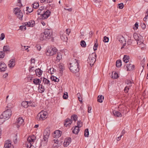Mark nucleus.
<instances>
[{
  "mask_svg": "<svg viewBox=\"0 0 148 148\" xmlns=\"http://www.w3.org/2000/svg\"><path fill=\"white\" fill-rule=\"evenodd\" d=\"M79 62L78 60L75 59H74V63H70L69 68L71 72L73 73H76L79 72Z\"/></svg>",
  "mask_w": 148,
  "mask_h": 148,
  "instance_id": "1",
  "label": "nucleus"
},
{
  "mask_svg": "<svg viewBox=\"0 0 148 148\" xmlns=\"http://www.w3.org/2000/svg\"><path fill=\"white\" fill-rule=\"evenodd\" d=\"M52 34V32L51 30L48 29H46L44 33L40 34V40H48L50 38Z\"/></svg>",
  "mask_w": 148,
  "mask_h": 148,
  "instance_id": "2",
  "label": "nucleus"
},
{
  "mask_svg": "<svg viewBox=\"0 0 148 148\" xmlns=\"http://www.w3.org/2000/svg\"><path fill=\"white\" fill-rule=\"evenodd\" d=\"M97 56V55L95 53H93L89 55L88 59L87 60V61L91 67L93 66L95 62L96 61Z\"/></svg>",
  "mask_w": 148,
  "mask_h": 148,
  "instance_id": "3",
  "label": "nucleus"
},
{
  "mask_svg": "<svg viewBox=\"0 0 148 148\" xmlns=\"http://www.w3.org/2000/svg\"><path fill=\"white\" fill-rule=\"evenodd\" d=\"M47 51L46 54L47 56H52L56 54L57 49L56 47L51 48L48 47L46 49Z\"/></svg>",
  "mask_w": 148,
  "mask_h": 148,
  "instance_id": "4",
  "label": "nucleus"
},
{
  "mask_svg": "<svg viewBox=\"0 0 148 148\" xmlns=\"http://www.w3.org/2000/svg\"><path fill=\"white\" fill-rule=\"evenodd\" d=\"M2 114L5 119L7 120L10 118L11 116L12 111L10 109H8L7 110L3 112Z\"/></svg>",
  "mask_w": 148,
  "mask_h": 148,
  "instance_id": "5",
  "label": "nucleus"
},
{
  "mask_svg": "<svg viewBox=\"0 0 148 148\" xmlns=\"http://www.w3.org/2000/svg\"><path fill=\"white\" fill-rule=\"evenodd\" d=\"M51 13V11L47 10L44 12V14H41L42 18L44 19H46V18H48L50 16Z\"/></svg>",
  "mask_w": 148,
  "mask_h": 148,
  "instance_id": "6",
  "label": "nucleus"
},
{
  "mask_svg": "<svg viewBox=\"0 0 148 148\" xmlns=\"http://www.w3.org/2000/svg\"><path fill=\"white\" fill-rule=\"evenodd\" d=\"M7 67L6 64L3 62H0V71H5L7 69Z\"/></svg>",
  "mask_w": 148,
  "mask_h": 148,
  "instance_id": "7",
  "label": "nucleus"
},
{
  "mask_svg": "<svg viewBox=\"0 0 148 148\" xmlns=\"http://www.w3.org/2000/svg\"><path fill=\"white\" fill-rule=\"evenodd\" d=\"M62 132L59 130H56L54 132L53 134V137L54 138H58L60 137L61 135Z\"/></svg>",
  "mask_w": 148,
  "mask_h": 148,
  "instance_id": "8",
  "label": "nucleus"
},
{
  "mask_svg": "<svg viewBox=\"0 0 148 148\" xmlns=\"http://www.w3.org/2000/svg\"><path fill=\"white\" fill-rule=\"evenodd\" d=\"M124 67H126V68H127V71H131L134 69V66L132 64H126L124 66Z\"/></svg>",
  "mask_w": 148,
  "mask_h": 148,
  "instance_id": "9",
  "label": "nucleus"
},
{
  "mask_svg": "<svg viewBox=\"0 0 148 148\" xmlns=\"http://www.w3.org/2000/svg\"><path fill=\"white\" fill-rule=\"evenodd\" d=\"M71 141V138H69L65 139L64 142V147H67L69 145Z\"/></svg>",
  "mask_w": 148,
  "mask_h": 148,
  "instance_id": "10",
  "label": "nucleus"
},
{
  "mask_svg": "<svg viewBox=\"0 0 148 148\" xmlns=\"http://www.w3.org/2000/svg\"><path fill=\"white\" fill-rule=\"evenodd\" d=\"M40 113V114H41L40 116L41 120H43L46 119L47 114V113L46 112L42 111Z\"/></svg>",
  "mask_w": 148,
  "mask_h": 148,
  "instance_id": "11",
  "label": "nucleus"
},
{
  "mask_svg": "<svg viewBox=\"0 0 148 148\" xmlns=\"http://www.w3.org/2000/svg\"><path fill=\"white\" fill-rule=\"evenodd\" d=\"M23 119L22 117H20L17 119L16 126L17 128H19L23 122Z\"/></svg>",
  "mask_w": 148,
  "mask_h": 148,
  "instance_id": "12",
  "label": "nucleus"
},
{
  "mask_svg": "<svg viewBox=\"0 0 148 148\" xmlns=\"http://www.w3.org/2000/svg\"><path fill=\"white\" fill-rule=\"evenodd\" d=\"M15 59H11L10 60L8 66L9 67L12 68L15 65Z\"/></svg>",
  "mask_w": 148,
  "mask_h": 148,
  "instance_id": "13",
  "label": "nucleus"
},
{
  "mask_svg": "<svg viewBox=\"0 0 148 148\" xmlns=\"http://www.w3.org/2000/svg\"><path fill=\"white\" fill-rule=\"evenodd\" d=\"M72 123V120L71 119H68L65 120V122H64V125L65 126L67 127V126H69Z\"/></svg>",
  "mask_w": 148,
  "mask_h": 148,
  "instance_id": "14",
  "label": "nucleus"
},
{
  "mask_svg": "<svg viewBox=\"0 0 148 148\" xmlns=\"http://www.w3.org/2000/svg\"><path fill=\"white\" fill-rule=\"evenodd\" d=\"M61 39L64 42H66L68 40V38L65 34L61 32L60 34Z\"/></svg>",
  "mask_w": 148,
  "mask_h": 148,
  "instance_id": "15",
  "label": "nucleus"
},
{
  "mask_svg": "<svg viewBox=\"0 0 148 148\" xmlns=\"http://www.w3.org/2000/svg\"><path fill=\"white\" fill-rule=\"evenodd\" d=\"M11 145L10 140H8L5 143L4 148H10Z\"/></svg>",
  "mask_w": 148,
  "mask_h": 148,
  "instance_id": "16",
  "label": "nucleus"
},
{
  "mask_svg": "<svg viewBox=\"0 0 148 148\" xmlns=\"http://www.w3.org/2000/svg\"><path fill=\"white\" fill-rule=\"evenodd\" d=\"M112 112L114 115L115 116L118 117L122 116V114L119 111L117 110H114Z\"/></svg>",
  "mask_w": 148,
  "mask_h": 148,
  "instance_id": "17",
  "label": "nucleus"
},
{
  "mask_svg": "<svg viewBox=\"0 0 148 148\" xmlns=\"http://www.w3.org/2000/svg\"><path fill=\"white\" fill-rule=\"evenodd\" d=\"M50 130L49 128H47L45 130L43 133V135L44 136H47L48 137L50 134Z\"/></svg>",
  "mask_w": 148,
  "mask_h": 148,
  "instance_id": "18",
  "label": "nucleus"
},
{
  "mask_svg": "<svg viewBox=\"0 0 148 148\" xmlns=\"http://www.w3.org/2000/svg\"><path fill=\"white\" fill-rule=\"evenodd\" d=\"M117 39L121 43H122L123 42H125V39L122 36H120L117 37Z\"/></svg>",
  "mask_w": 148,
  "mask_h": 148,
  "instance_id": "19",
  "label": "nucleus"
},
{
  "mask_svg": "<svg viewBox=\"0 0 148 148\" xmlns=\"http://www.w3.org/2000/svg\"><path fill=\"white\" fill-rule=\"evenodd\" d=\"M130 57L127 55H124L123 59V61L125 63L128 62L130 60Z\"/></svg>",
  "mask_w": 148,
  "mask_h": 148,
  "instance_id": "20",
  "label": "nucleus"
},
{
  "mask_svg": "<svg viewBox=\"0 0 148 148\" xmlns=\"http://www.w3.org/2000/svg\"><path fill=\"white\" fill-rule=\"evenodd\" d=\"M42 73V71L40 69L38 68L35 70V73L37 75H38V76H40Z\"/></svg>",
  "mask_w": 148,
  "mask_h": 148,
  "instance_id": "21",
  "label": "nucleus"
},
{
  "mask_svg": "<svg viewBox=\"0 0 148 148\" xmlns=\"http://www.w3.org/2000/svg\"><path fill=\"white\" fill-rule=\"evenodd\" d=\"M41 79H42V81L45 84H47L49 86L50 85L51 83H50L49 80L48 79H46L44 77H43L42 79V78H41Z\"/></svg>",
  "mask_w": 148,
  "mask_h": 148,
  "instance_id": "22",
  "label": "nucleus"
},
{
  "mask_svg": "<svg viewBox=\"0 0 148 148\" xmlns=\"http://www.w3.org/2000/svg\"><path fill=\"white\" fill-rule=\"evenodd\" d=\"M21 105L23 107L25 108H27L28 106H29V104L27 101H23L21 103Z\"/></svg>",
  "mask_w": 148,
  "mask_h": 148,
  "instance_id": "23",
  "label": "nucleus"
},
{
  "mask_svg": "<svg viewBox=\"0 0 148 148\" xmlns=\"http://www.w3.org/2000/svg\"><path fill=\"white\" fill-rule=\"evenodd\" d=\"M79 128L77 126H76L72 131L73 133L75 134H78L79 130Z\"/></svg>",
  "mask_w": 148,
  "mask_h": 148,
  "instance_id": "24",
  "label": "nucleus"
},
{
  "mask_svg": "<svg viewBox=\"0 0 148 148\" xmlns=\"http://www.w3.org/2000/svg\"><path fill=\"white\" fill-rule=\"evenodd\" d=\"M33 82L35 85H39L41 81L40 79H33Z\"/></svg>",
  "mask_w": 148,
  "mask_h": 148,
  "instance_id": "25",
  "label": "nucleus"
},
{
  "mask_svg": "<svg viewBox=\"0 0 148 148\" xmlns=\"http://www.w3.org/2000/svg\"><path fill=\"white\" fill-rule=\"evenodd\" d=\"M18 18L21 20H23V13L21 11L18 12L17 14H16Z\"/></svg>",
  "mask_w": 148,
  "mask_h": 148,
  "instance_id": "26",
  "label": "nucleus"
},
{
  "mask_svg": "<svg viewBox=\"0 0 148 148\" xmlns=\"http://www.w3.org/2000/svg\"><path fill=\"white\" fill-rule=\"evenodd\" d=\"M3 51L4 52L8 51L10 52V48L9 46V45H5L3 47Z\"/></svg>",
  "mask_w": 148,
  "mask_h": 148,
  "instance_id": "27",
  "label": "nucleus"
},
{
  "mask_svg": "<svg viewBox=\"0 0 148 148\" xmlns=\"http://www.w3.org/2000/svg\"><path fill=\"white\" fill-rule=\"evenodd\" d=\"M118 74L116 72H113L112 75V78L113 79H116L118 78Z\"/></svg>",
  "mask_w": 148,
  "mask_h": 148,
  "instance_id": "28",
  "label": "nucleus"
},
{
  "mask_svg": "<svg viewBox=\"0 0 148 148\" xmlns=\"http://www.w3.org/2000/svg\"><path fill=\"white\" fill-rule=\"evenodd\" d=\"M143 36H141L139 35V36L138 37V41L137 42V44H138V43H140L139 44V45H140V44L143 43Z\"/></svg>",
  "mask_w": 148,
  "mask_h": 148,
  "instance_id": "29",
  "label": "nucleus"
},
{
  "mask_svg": "<svg viewBox=\"0 0 148 148\" xmlns=\"http://www.w3.org/2000/svg\"><path fill=\"white\" fill-rule=\"evenodd\" d=\"M38 88H40V92L41 93H42L44 92L45 90L44 86H43L42 84H40L39 85Z\"/></svg>",
  "mask_w": 148,
  "mask_h": 148,
  "instance_id": "30",
  "label": "nucleus"
},
{
  "mask_svg": "<svg viewBox=\"0 0 148 148\" xmlns=\"http://www.w3.org/2000/svg\"><path fill=\"white\" fill-rule=\"evenodd\" d=\"M43 140L42 141V144L43 143L45 142V144H46L48 141V137L47 136H44V135H43Z\"/></svg>",
  "mask_w": 148,
  "mask_h": 148,
  "instance_id": "31",
  "label": "nucleus"
},
{
  "mask_svg": "<svg viewBox=\"0 0 148 148\" xmlns=\"http://www.w3.org/2000/svg\"><path fill=\"white\" fill-rule=\"evenodd\" d=\"M104 97L102 95H99L97 97V101L98 102L102 103L103 102V100L104 99Z\"/></svg>",
  "mask_w": 148,
  "mask_h": 148,
  "instance_id": "32",
  "label": "nucleus"
},
{
  "mask_svg": "<svg viewBox=\"0 0 148 148\" xmlns=\"http://www.w3.org/2000/svg\"><path fill=\"white\" fill-rule=\"evenodd\" d=\"M125 83L126 84H127L128 86L129 87H130V86H132V82L129 79H127L125 81Z\"/></svg>",
  "mask_w": 148,
  "mask_h": 148,
  "instance_id": "33",
  "label": "nucleus"
},
{
  "mask_svg": "<svg viewBox=\"0 0 148 148\" xmlns=\"http://www.w3.org/2000/svg\"><path fill=\"white\" fill-rule=\"evenodd\" d=\"M122 65V62L120 60H117L116 62V66L117 67H120Z\"/></svg>",
  "mask_w": 148,
  "mask_h": 148,
  "instance_id": "34",
  "label": "nucleus"
},
{
  "mask_svg": "<svg viewBox=\"0 0 148 148\" xmlns=\"http://www.w3.org/2000/svg\"><path fill=\"white\" fill-rule=\"evenodd\" d=\"M5 119L2 115L0 116V125L2 124L5 120Z\"/></svg>",
  "mask_w": 148,
  "mask_h": 148,
  "instance_id": "35",
  "label": "nucleus"
},
{
  "mask_svg": "<svg viewBox=\"0 0 148 148\" xmlns=\"http://www.w3.org/2000/svg\"><path fill=\"white\" fill-rule=\"evenodd\" d=\"M62 58V56L61 53H57L56 57V61H59Z\"/></svg>",
  "mask_w": 148,
  "mask_h": 148,
  "instance_id": "36",
  "label": "nucleus"
},
{
  "mask_svg": "<svg viewBox=\"0 0 148 148\" xmlns=\"http://www.w3.org/2000/svg\"><path fill=\"white\" fill-rule=\"evenodd\" d=\"M80 45L83 47H86V42L84 40H82L80 42Z\"/></svg>",
  "mask_w": 148,
  "mask_h": 148,
  "instance_id": "37",
  "label": "nucleus"
},
{
  "mask_svg": "<svg viewBox=\"0 0 148 148\" xmlns=\"http://www.w3.org/2000/svg\"><path fill=\"white\" fill-rule=\"evenodd\" d=\"M29 23L30 27H33L35 25V21L34 20L30 21L29 22Z\"/></svg>",
  "mask_w": 148,
  "mask_h": 148,
  "instance_id": "38",
  "label": "nucleus"
},
{
  "mask_svg": "<svg viewBox=\"0 0 148 148\" xmlns=\"http://www.w3.org/2000/svg\"><path fill=\"white\" fill-rule=\"evenodd\" d=\"M97 39L96 41L95 42L94 45L93 47V49L94 51L97 50L98 47V44L97 42Z\"/></svg>",
  "mask_w": 148,
  "mask_h": 148,
  "instance_id": "39",
  "label": "nucleus"
},
{
  "mask_svg": "<svg viewBox=\"0 0 148 148\" xmlns=\"http://www.w3.org/2000/svg\"><path fill=\"white\" fill-rule=\"evenodd\" d=\"M84 135L85 137H88L89 135V132L88 128H86L85 130Z\"/></svg>",
  "mask_w": 148,
  "mask_h": 148,
  "instance_id": "40",
  "label": "nucleus"
},
{
  "mask_svg": "<svg viewBox=\"0 0 148 148\" xmlns=\"http://www.w3.org/2000/svg\"><path fill=\"white\" fill-rule=\"evenodd\" d=\"M77 117L76 114H73L71 116V119H73L75 121H76L77 120Z\"/></svg>",
  "mask_w": 148,
  "mask_h": 148,
  "instance_id": "41",
  "label": "nucleus"
},
{
  "mask_svg": "<svg viewBox=\"0 0 148 148\" xmlns=\"http://www.w3.org/2000/svg\"><path fill=\"white\" fill-rule=\"evenodd\" d=\"M33 5V8H34L35 9H37V8L39 6L38 3H33V4H32Z\"/></svg>",
  "mask_w": 148,
  "mask_h": 148,
  "instance_id": "42",
  "label": "nucleus"
},
{
  "mask_svg": "<svg viewBox=\"0 0 148 148\" xmlns=\"http://www.w3.org/2000/svg\"><path fill=\"white\" fill-rule=\"evenodd\" d=\"M124 6L123 3H121L118 4L117 7L120 9H122L124 8Z\"/></svg>",
  "mask_w": 148,
  "mask_h": 148,
  "instance_id": "43",
  "label": "nucleus"
},
{
  "mask_svg": "<svg viewBox=\"0 0 148 148\" xmlns=\"http://www.w3.org/2000/svg\"><path fill=\"white\" fill-rule=\"evenodd\" d=\"M133 37L134 39L136 40L137 42L138 40V38L139 37L138 34L136 33H134L133 34Z\"/></svg>",
  "mask_w": 148,
  "mask_h": 148,
  "instance_id": "44",
  "label": "nucleus"
},
{
  "mask_svg": "<svg viewBox=\"0 0 148 148\" xmlns=\"http://www.w3.org/2000/svg\"><path fill=\"white\" fill-rule=\"evenodd\" d=\"M5 56V53L3 51H0V58H3Z\"/></svg>",
  "mask_w": 148,
  "mask_h": 148,
  "instance_id": "45",
  "label": "nucleus"
},
{
  "mask_svg": "<svg viewBox=\"0 0 148 148\" xmlns=\"http://www.w3.org/2000/svg\"><path fill=\"white\" fill-rule=\"evenodd\" d=\"M77 126L79 128L81 127L83 125L82 123L81 122V121H79L77 122Z\"/></svg>",
  "mask_w": 148,
  "mask_h": 148,
  "instance_id": "46",
  "label": "nucleus"
},
{
  "mask_svg": "<svg viewBox=\"0 0 148 148\" xmlns=\"http://www.w3.org/2000/svg\"><path fill=\"white\" fill-rule=\"evenodd\" d=\"M14 12H15V14H17L18 12H20L21 11L19 8H14Z\"/></svg>",
  "mask_w": 148,
  "mask_h": 148,
  "instance_id": "47",
  "label": "nucleus"
},
{
  "mask_svg": "<svg viewBox=\"0 0 148 148\" xmlns=\"http://www.w3.org/2000/svg\"><path fill=\"white\" fill-rule=\"evenodd\" d=\"M59 68L60 69L59 71H60L61 73L62 74L63 73V70H64V66L62 65H60L59 66Z\"/></svg>",
  "mask_w": 148,
  "mask_h": 148,
  "instance_id": "48",
  "label": "nucleus"
},
{
  "mask_svg": "<svg viewBox=\"0 0 148 148\" xmlns=\"http://www.w3.org/2000/svg\"><path fill=\"white\" fill-rule=\"evenodd\" d=\"M51 80H53V81L55 82H58V80L57 81L56 79V77L55 76H51Z\"/></svg>",
  "mask_w": 148,
  "mask_h": 148,
  "instance_id": "49",
  "label": "nucleus"
},
{
  "mask_svg": "<svg viewBox=\"0 0 148 148\" xmlns=\"http://www.w3.org/2000/svg\"><path fill=\"white\" fill-rule=\"evenodd\" d=\"M109 38L105 36L104 37L103 41L105 42H107L109 41Z\"/></svg>",
  "mask_w": 148,
  "mask_h": 148,
  "instance_id": "50",
  "label": "nucleus"
},
{
  "mask_svg": "<svg viewBox=\"0 0 148 148\" xmlns=\"http://www.w3.org/2000/svg\"><path fill=\"white\" fill-rule=\"evenodd\" d=\"M20 28L21 30H26V27L25 26V25L24 24L23 25L20 26Z\"/></svg>",
  "mask_w": 148,
  "mask_h": 148,
  "instance_id": "51",
  "label": "nucleus"
},
{
  "mask_svg": "<svg viewBox=\"0 0 148 148\" xmlns=\"http://www.w3.org/2000/svg\"><path fill=\"white\" fill-rule=\"evenodd\" d=\"M138 23L137 22H136L134 24V27H133V28L134 30H135V29H137L138 28Z\"/></svg>",
  "mask_w": 148,
  "mask_h": 148,
  "instance_id": "52",
  "label": "nucleus"
},
{
  "mask_svg": "<svg viewBox=\"0 0 148 148\" xmlns=\"http://www.w3.org/2000/svg\"><path fill=\"white\" fill-rule=\"evenodd\" d=\"M41 114H40V113H38L36 117L37 119L38 120H41Z\"/></svg>",
  "mask_w": 148,
  "mask_h": 148,
  "instance_id": "53",
  "label": "nucleus"
},
{
  "mask_svg": "<svg viewBox=\"0 0 148 148\" xmlns=\"http://www.w3.org/2000/svg\"><path fill=\"white\" fill-rule=\"evenodd\" d=\"M63 97L64 99H67L68 97V93L67 92H66V94L64 93Z\"/></svg>",
  "mask_w": 148,
  "mask_h": 148,
  "instance_id": "54",
  "label": "nucleus"
},
{
  "mask_svg": "<svg viewBox=\"0 0 148 148\" xmlns=\"http://www.w3.org/2000/svg\"><path fill=\"white\" fill-rule=\"evenodd\" d=\"M5 37V35L4 33H2L0 38V40H3Z\"/></svg>",
  "mask_w": 148,
  "mask_h": 148,
  "instance_id": "55",
  "label": "nucleus"
},
{
  "mask_svg": "<svg viewBox=\"0 0 148 148\" xmlns=\"http://www.w3.org/2000/svg\"><path fill=\"white\" fill-rule=\"evenodd\" d=\"M129 90V87H127V86H126L124 90L125 93H127L128 92V91Z\"/></svg>",
  "mask_w": 148,
  "mask_h": 148,
  "instance_id": "56",
  "label": "nucleus"
},
{
  "mask_svg": "<svg viewBox=\"0 0 148 148\" xmlns=\"http://www.w3.org/2000/svg\"><path fill=\"white\" fill-rule=\"evenodd\" d=\"M141 27L143 29H144L145 28L146 25L144 23H141Z\"/></svg>",
  "mask_w": 148,
  "mask_h": 148,
  "instance_id": "57",
  "label": "nucleus"
},
{
  "mask_svg": "<svg viewBox=\"0 0 148 148\" xmlns=\"http://www.w3.org/2000/svg\"><path fill=\"white\" fill-rule=\"evenodd\" d=\"M27 47L28 46H24V48H22L23 50H25L27 51V52L29 51V50H28Z\"/></svg>",
  "mask_w": 148,
  "mask_h": 148,
  "instance_id": "58",
  "label": "nucleus"
},
{
  "mask_svg": "<svg viewBox=\"0 0 148 148\" xmlns=\"http://www.w3.org/2000/svg\"><path fill=\"white\" fill-rule=\"evenodd\" d=\"M34 68V67L33 66L31 67H30L29 69V71L30 72H32L34 71H35V69H34L33 68Z\"/></svg>",
  "mask_w": 148,
  "mask_h": 148,
  "instance_id": "59",
  "label": "nucleus"
},
{
  "mask_svg": "<svg viewBox=\"0 0 148 148\" xmlns=\"http://www.w3.org/2000/svg\"><path fill=\"white\" fill-rule=\"evenodd\" d=\"M71 32V30L69 29H66V32L67 34H68V35H69V34Z\"/></svg>",
  "mask_w": 148,
  "mask_h": 148,
  "instance_id": "60",
  "label": "nucleus"
},
{
  "mask_svg": "<svg viewBox=\"0 0 148 148\" xmlns=\"http://www.w3.org/2000/svg\"><path fill=\"white\" fill-rule=\"evenodd\" d=\"M54 70V69L53 68H51L50 69L49 71H50L51 73V74H53Z\"/></svg>",
  "mask_w": 148,
  "mask_h": 148,
  "instance_id": "61",
  "label": "nucleus"
},
{
  "mask_svg": "<svg viewBox=\"0 0 148 148\" xmlns=\"http://www.w3.org/2000/svg\"><path fill=\"white\" fill-rule=\"evenodd\" d=\"M53 141H54L55 143L58 145V143H59V141H58V139H55Z\"/></svg>",
  "mask_w": 148,
  "mask_h": 148,
  "instance_id": "62",
  "label": "nucleus"
},
{
  "mask_svg": "<svg viewBox=\"0 0 148 148\" xmlns=\"http://www.w3.org/2000/svg\"><path fill=\"white\" fill-rule=\"evenodd\" d=\"M78 99L79 101H80L81 103H82V97L81 96V97H78Z\"/></svg>",
  "mask_w": 148,
  "mask_h": 148,
  "instance_id": "63",
  "label": "nucleus"
},
{
  "mask_svg": "<svg viewBox=\"0 0 148 148\" xmlns=\"http://www.w3.org/2000/svg\"><path fill=\"white\" fill-rule=\"evenodd\" d=\"M125 130H122V132L121 133V135L122 136H123L124 134H125Z\"/></svg>",
  "mask_w": 148,
  "mask_h": 148,
  "instance_id": "64",
  "label": "nucleus"
}]
</instances>
